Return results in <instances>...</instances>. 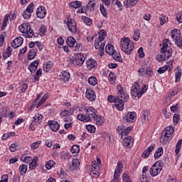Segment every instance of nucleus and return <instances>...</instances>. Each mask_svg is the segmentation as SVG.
Returning a JSON list of instances; mask_svg holds the SVG:
<instances>
[{"label":"nucleus","instance_id":"1","mask_svg":"<svg viewBox=\"0 0 182 182\" xmlns=\"http://www.w3.org/2000/svg\"><path fill=\"white\" fill-rule=\"evenodd\" d=\"M173 134L174 128H173V127H166L162 132L161 136L159 138L160 143H162V144H167V143L173 139Z\"/></svg>","mask_w":182,"mask_h":182},{"label":"nucleus","instance_id":"2","mask_svg":"<svg viewBox=\"0 0 182 182\" xmlns=\"http://www.w3.org/2000/svg\"><path fill=\"white\" fill-rule=\"evenodd\" d=\"M121 49L123 52L127 53V55H130L134 49V43L129 38H121Z\"/></svg>","mask_w":182,"mask_h":182},{"label":"nucleus","instance_id":"3","mask_svg":"<svg viewBox=\"0 0 182 182\" xmlns=\"http://www.w3.org/2000/svg\"><path fill=\"white\" fill-rule=\"evenodd\" d=\"M18 30L21 33H24L26 38H33L35 33L33 30L31 28V25L29 23H23L18 26Z\"/></svg>","mask_w":182,"mask_h":182},{"label":"nucleus","instance_id":"4","mask_svg":"<svg viewBox=\"0 0 182 182\" xmlns=\"http://www.w3.org/2000/svg\"><path fill=\"white\" fill-rule=\"evenodd\" d=\"M173 55V50L165 48L163 50V48H161V54H159L156 56V60L158 62H164V60H167L168 58H171V56Z\"/></svg>","mask_w":182,"mask_h":182},{"label":"nucleus","instance_id":"5","mask_svg":"<svg viewBox=\"0 0 182 182\" xmlns=\"http://www.w3.org/2000/svg\"><path fill=\"white\" fill-rule=\"evenodd\" d=\"M117 89L118 90L117 97H119L118 100H119V103L121 105H124V102H127V100H129V94L123 91L122 85H117Z\"/></svg>","mask_w":182,"mask_h":182},{"label":"nucleus","instance_id":"6","mask_svg":"<svg viewBox=\"0 0 182 182\" xmlns=\"http://www.w3.org/2000/svg\"><path fill=\"white\" fill-rule=\"evenodd\" d=\"M171 33V38L174 41L176 45H177L178 48H181L182 38H181V33L180 30L173 29Z\"/></svg>","mask_w":182,"mask_h":182},{"label":"nucleus","instance_id":"7","mask_svg":"<svg viewBox=\"0 0 182 182\" xmlns=\"http://www.w3.org/2000/svg\"><path fill=\"white\" fill-rule=\"evenodd\" d=\"M107 100L109 103H114L118 110L122 111L123 109H124V105L120 103L119 97H114L113 95H109L107 97Z\"/></svg>","mask_w":182,"mask_h":182},{"label":"nucleus","instance_id":"8","mask_svg":"<svg viewBox=\"0 0 182 182\" xmlns=\"http://www.w3.org/2000/svg\"><path fill=\"white\" fill-rule=\"evenodd\" d=\"M131 95L134 97H138L139 99L141 97V93H140V84H139V82L134 83L131 90Z\"/></svg>","mask_w":182,"mask_h":182},{"label":"nucleus","instance_id":"9","mask_svg":"<svg viewBox=\"0 0 182 182\" xmlns=\"http://www.w3.org/2000/svg\"><path fill=\"white\" fill-rule=\"evenodd\" d=\"M67 26L72 33H76L77 32V26L76 21L70 18H68Z\"/></svg>","mask_w":182,"mask_h":182},{"label":"nucleus","instance_id":"10","mask_svg":"<svg viewBox=\"0 0 182 182\" xmlns=\"http://www.w3.org/2000/svg\"><path fill=\"white\" fill-rule=\"evenodd\" d=\"M83 63H85V55L82 53H77L73 58V65H75V66H79V65H83Z\"/></svg>","mask_w":182,"mask_h":182},{"label":"nucleus","instance_id":"11","mask_svg":"<svg viewBox=\"0 0 182 182\" xmlns=\"http://www.w3.org/2000/svg\"><path fill=\"white\" fill-rule=\"evenodd\" d=\"M117 132L120 136H129V133L132 132V127L124 128V126L121 125L117 128Z\"/></svg>","mask_w":182,"mask_h":182},{"label":"nucleus","instance_id":"12","mask_svg":"<svg viewBox=\"0 0 182 182\" xmlns=\"http://www.w3.org/2000/svg\"><path fill=\"white\" fill-rule=\"evenodd\" d=\"M85 109L87 116L90 119H95L97 116V114H96V109H95L93 107H86Z\"/></svg>","mask_w":182,"mask_h":182},{"label":"nucleus","instance_id":"13","mask_svg":"<svg viewBox=\"0 0 182 182\" xmlns=\"http://www.w3.org/2000/svg\"><path fill=\"white\" fill-rule=\"evenodd\" d=\"M136 119V112H129L127 116L123 117L124 123H133Z\"/></svg>","mask_w":182,"mask_h":182},{"label":"nucleus","instance_id":"14","mask_svg":"<svg viewBox=\"0 0 182 182\" xmlns=\"http://www.w3.org/2000/svg\"><path fill=\"white\" fill-rule=\"evenodd\" d=\"M73 113V109H70V110H64L63 112H61L60 113V116H62L63 117H65V122H66L67 123H69V120L70 122H72V119H70V117L69 116H72V114Z\"/></svg>","mask_w":182,"mask_h":182},{"label":"nucleus","instance_id":"15","mask_svg":"<svg viewBox=\"0 0 182 182\" xmlns=\"http://www.w3.org/2000/svg\"><path fill=\"white\" fill-rule=\"evenodd\" d=\"M23 43V38L22 37H17L11 42V46L14 49H18Z\"/></svg>","mask_w":182,"mask_h":182},{"label":"nucleus","instance_id":"16","mask_svg":"<svg viewBox=\"0 0 182 182\" xmlns=\"http://www.w3.org/2000/svg\"><path fill=\"white\" fill-rule=\"evenodd\" d=\"M36 15L40 19H43L46 16V9H45V6H40L36 10Z\"/></svg>","mask_w":182,"mask_h":182},{"label":"nucleus","instance_id":"17","mask_svg":"<svg viewBox=\"0 0 182 182\" xmlns=\"http://www.w3.org/2000/svg\"><path fill=\"white\" fill-rule=\"evenodd\" d=\"M85 96L88 100L90 102H93V100H96V94L95 91H93L91 88H88L86 90Z\"/></svg>","mask_w":182,"mask_h":182},{"label":"nucleus","instance_id":"18","mask_svg":"<svg viewBox=\"0 0 182 182\" xmlns=\"http://www.w3.org/2000/svg\"><path fill=\"white\" fill-rule=\"evenodd\" d=\"M133 143H134V139H133L131 136H129L123 139V145L127 149L133 147Z\"/></svg>","mask_w":182,"mask_h":182},{"label":"nucleus","instance_id":"19","mask_svg":"<svg viewBox=\"0 0 182 182\" xmlns=\"http://www.w3.org/2000/svg\"><path fill=\"white\" fill-rule=\"evenodd\" d=\"M105 43H102V41L95 40V49H98L101 56L102 55H103V52L105 50Z\"/></svg>","mask_w":182,"mask_h":182},{"label":"nucleus","instance_id":"20","mask_svg":"<svg viewBox=\"0 0 182 182\" xmlns=\"http://www.w3.org/2000/svg\"><path fill=\"white\" fill-rule=\"evenodd\" d=\"M156 149V144H151L149 146L142 154L143 159H147L150 156L151 153Z\"/></svg>","mask_w":182,"mask_h":182},{"label":"nucleus","instance_id":"21","mask_svg":"<svg viewBox=\"0 0 182 182\" xmlns=\"http://www.w3.org/2000/svg\"><path fill=\"white\" fill-rule=\"evenodd\" d=\"M48 123V126L52 132H58L59 130L60 125L59 124V123H58V122L50 121Z\"/></svg>","mask_w":182,"mask_h":182},{"label":"nucleus","instance_id":"22","mask_svg":"<svg viewBox=\"0 0 182 182\" xmlns=\"http://www.w3.org/2000/svg\"><path fill=\"white\" fill-rule=\"evenodd\" d=\"M161 173V168H158L156 165H153L150 169V174L152 177H156V176H159Z\"/></svg>","mask_w":182,"mask_h":182},{"label":"nucleus","instance_id":"23","mask_svg":"<svg viewBox=\"0 0 182 182\" xmlns=\"http://www.w3.org/2000/svg\"><path fill=\"white\" fill-rule=\"evenodd\" d=\"M69 79H70V74L68 71H63L61 75H60V80L63 82H69Z\"/></svg>","mask_w":182,"mask_h":182},{"label":"nucleus","instance_id":"24","mask_svg":"<svg viewBox=\"0 0 182 182\" xmlns=\"http://www.w3.org/2000/svg\"><path fill=\"white\" fill-rule=\"evenodd\" d=\"M96 65H97V63L94 59H88L86 61L87 69H93V68H96Z\"/></svg>","mask_w":182,"mask_h":182},{"label":"nucleus","instance_id":"25","mask_svg":"<svg viewBox=\"0 0 182 182\" xmlns=\"http://www.w3.org/2000/svg\"><path fill=\"white\" fill-rule=\"evenodd\" d=\"M150 119V113L148 111H144L141 116L142 123H147V122H149Z\"/></svg>","mask_w":182,"mask_h":182},{"label":"nucleus","instance_id":"26","mask_svg":"<svg viewBox=\"0 0 182 182\" xmlns=\"http://www.w3.org/2000/svg\"><path fill=\"white\" fill-rule=\"evenodd\" d=\"M42 114H36V115L33 117V123H35L36 126L41 124V122H42Z\"/></svg>","mask_w":182,"mask_h":182},{"label":"nucleus","instance_id":"27","mask_svg":"<svg viewBox=\"0 0 182 182\" xmlns=\"http://www.w3.org/2000/svg\"><path fill=\"white\" fill-rule=\"evenodd\" d=\"M80 166V161H79L78 159H73L72 161V164L70 166L71 170H77V167Z\"/></svg>","mask_w":182,"mask_h":182},{"label":"nucleus","instance_id":"28","mask_svg":"<svg viewBox=\"0 0 182 182\" xmlns=\"http://www.w3.org/2000/svg\"><path fill=\"white\" fill-rule=\"evenodd\" d=\"M77 117L78 120H80V122H85V123L92 120V119H90L87 115H85L83 114H79Z\"/></svg>","mask_w":182,"mask_h":182},{"label":"nucleus","instance_id":"29","mask_svg":"<svg viewBox=\"0 0 182 182\" xmlns=\"http://www.w3.org/2000/svg\"><path fill=\"white\" fill-rule=\"evenodd\" d=\"M66 43L68 45L69 48H73L76 43V40L72 36H69L66 40Z\"/></svg>","mask_w":182,"mask_h":182},{"label":"nucleus","instance_id":"30","mask_svg":"<svg viewBox=\"0 0 182 182\" xmlns=\"http://www.w3.org/2000/svg\"><path fill=\"white\" fill-rule=\"evenodd\" d=\"M105 52L108 55H113L114 53V47L112 44L107 45L105 47Z\"/></svg>","mask_w":182,"mask_h":182},{"label":"nucleus","instance_id":"31","mask_svg":"<svg viewBox=\"0 0 182 182\" xmlns=\"http://www.w3.org/2000/svg\"><path fill=\"white\" fill-rule=\"evenodd\" d=\"M137 2H139V0H127L126 3L124 1V4L127 8H130V6L136 5Z\"/></svg>","mask_w":182,"mask_h":182},{"label":"nucleus","instance_id":"32","mask_svg":"<svg viewBox=\"0 0 182 182\" xmlns=\"http://www.w3.org/2000/svg\"><path fill=\"white\" fill-rule=\"evenodd\" d=\"M37 52H38V50L31 49L28 53V59L29 60H32V59H35V56H36Z\"/></svg>","mask_w":182,"mask_h":182},{"label":"nucleus","instance_id":"33","mask_svg":"<svg viewBox=\"0 0 182 182\" xmlns=\"http://www.w3.org/2000/svg\"><path fill=\"white\" fill-rule=\"evenodd\" d=\"M171 46V42L170 40L165 38L163 41V47L161 48L162 50H164V49H168Z\"/></svg>","mask_w":182,"mask_h":182},{"label":"nucleus","instance_id":"34","mask_svg":"<svg viewBox=\"0 0 182 182\" xmlns=\"http://www.w3.org/2000/svg\"><path fill=\"white\" fill-rule=\"evenodd\" d=\"M8 22H9V15L6 14L2 22L1 31H4L5 28L8 26Z\"/></svg>","mask_w":182,"mask_h":182},{"label":"nucleus","instance_id":"35","mask_svg":"<svg viewBox=\"0 0 182 182\" xmlns=\"http://www.w3.org/2000/svg\"><path fill=\"white\" fill-rule=\"evenodd\" d=\"M48 97H49V95L48 94H45L42 97V98L39 101V102L38 103L36 108L38 109V107H41L42 106V104H43L44 102H46V100H48Z\"/></svg>","mask_w":182,"mask_h":182},{"label":"nucleus","instance_id":"36","mask_svg":"<svg viewBox=\"0 0 182 182\" xmlns=\"http://www.w3.org/2000/svg\"><path fill=\"white\" fill-rule=\"evenodd\" d=\"M93 119L96 121V124L98 126H102V124L105 123V118L103 117H99L97 115Z\"/></svg>","mask_w":182,"mask_h":182},{"label":"nucleus","instance_id":"37","mask_svg":"<svg viewBox=\"0 0 182 182\" xmlns=\"http://www.w3.org/2000/svg\"><path fill=\"white\" fill-rule=\"evenodd\" d=\"M36 164H38V156L34 157L31 162H30L29 168L33 170L36 167Z\"/></svg>","mask_w":182,"mask_h":182},{"label":"nucleus","instance_id":"38","mask_svg":"<svg viewBox=\"0 0 182 182\" xmlns=\"http://www.w3.org/2000/svg\"><path fill=\"white\" fill-rule=\"evenodd\" d=\"M163 147H159L154 154V159H159L163 156Z\"/></svg>","mask_w":182,"mask_h":182},{"label":"nucleus","instance_id":"39","mask_svg":"<svg viewBox=\"0 0 182 182\" xmlns=\"http://www.w3.org/2000/svg\"><path fill=\"white\" fill-rule=\"evenodd\" d=\"M43 69L44 72H50V70L52 69V64L48 62L45 63Z\"/></svg>","mask_w":182,"mask_h":182},{"label":"nucleus","instance_id":"40","mask_svg":"<svg viewBox=\"0 0 182 182\" xmlns=\"http://www.w3.org/2000/svg\"><path fill=\"white\" fill-rule=\"evenodd\" d=\"M27 170H28V166L25 164H22L21 166H19V171L21 176H23V174H26Z\"/></svg>","mask_w":182,"mask_h":182},{"label":"nucleus","instance_id":"41","mask_svg":"<svg viewBox=\"0 0 182 182\" xmlns=\"http://www.w3.org/2000/svg\"><path fill=\"white\" fill-rule=\"evenodd\" d=\"M145 75L148 77H151L154 75L153 73V68L150 66L147 67L145 71Z\"/></svg>","mask_w":182,"mask_h":182},{"label":"nucleus","instance_id":"42","mask_svg":"<svg viewBox=\"0 0 182 182\" xmlns=\"http://www.w3.org/2000/svg\"><path fill=\"white\" fill-rule=\"evenodd\" d=\"M70 151L73 154H77L80 151V146L79 145H73L71 147Z\"/></svg>","mask_w":182,"mask_h":182},{"label":"nucleus","instance_id":"43","mask_svg":"<svg viewBox=\"0 0 182 182\" xmlns=\"http://www.w3.org/2000/svg\"><path fill=\"white\" fill-rule=\"evenodd\" d=\"M88 83L92 86H95V85H97V79L95 76L90 77L88 79Z\"/></svg>","mask_w":182,"mask_h":182},{"label":"nucleus","instance_id":"44","mask_svg":"<svg viewBox=\"0 0 182 182\" xmlns=\"http://www.w3.org/2000/svg\"><path fill=\"white\" fill-rule=\"evenodd\" d=\"M133 39L134 41H139L140 39V31L139 30H134V35H133Z\"/></svg>","mask_w":182,"mask_h":182},{"label":"nucleus","instance_id":"45","mask_svg":"<svg viewBox=\"0 0 182 182\" xmlns=\"http://www.w3.org/2000/svg\"><path fill=\"white\" fill-rule=\"evenodd\" d=\"M70 5L73 8L77 9V8H80L82 6V3L79 1H72Z\"/></svg>","mask_w":182,"mask_h":182},{"label":"nucleus","instance_id":"46","mask_svg":"<svg viewBox=\"0 0 182 182\" xmlns=\"http://www.w3.org/2000/svg\"><path fill=\"white\" fill-rule=\"evenodd\" d=\"M112 55V58L114 60H116L117 62H122V56L120 55V53H113Z\"/></svg>","mask_w":182,"mask_h":182},{"label":"nucleus","instance_id":"47","mask_svg":"<svg viewBox=\"0 0 182 182\" xmlns=\"http://www.w3.org/2000/svg\"><path fill=\"white\" fill-rule=\"evenodd\" d=\"M182 139H179L176 146L175 153L178 154L180 153V149H181Z\"/></svg>","mask_w":182,"mask_h":182},{"label":"nucleus","instance_id":"48","mask_svg":"<svg viewBox=\"0 0 182 182\" xmlns=\"http://www.w3.org/2000/svg\"><path fill=\"white\" fill-rule=\"evenodd\" d=\"M100 12L105 18H107V12L106 11V9L105 8V5L101 4L100 6Z\"/></svg>","mask_w":182,"mask_h":182},{"label":"nucleus","instance_id":"49","mask_svg":"<svg viewBox=\"0 0 182 182\" xmlns=\"http://www.w3.org/2000/svg\"><path fill=\"white\" fill-rule=\"evenodd\" d=\"M82 19L83 22H85V23H86V25L87 26L92 25V19H90V18L86 17V16H82Z\"/></svg>","mask_w":182,"mask_h":182},{"label":"nucleus","instance_id":"50","mask_svg":"<svg viewBox=\"0 0 182 182\" xmlns=\"http://www.w3.org/2000/svg\"><path fill=\"white\" fill-rule=\"evenodd\" d=\"M55 163L53 161H49L46 164V168L47 170H50L52 167L55 166Z\"/></svg>","mask_w":182,"mask_h":182},{"label":"nucleus","instance_id":"51","mask_svg":"<svg viewBox=\"0 0 182 182\" xmlns=\"http://www.w3.org/2000/svg\"><path fill=\"white\" fill-rule=\"evenodd\" d=\"M173 120V124L175 126H177V124H178V122H180V115L177 114H174Z\"/></svg>","mask_w":182,"mask_h":182},{"label":"nucleus","instance_id":"52","mask_svg":"<svg viewBox=\"0 0 182 182\" xmlns=\"http://www.w3.org/2000/svg\"><path fill=\"white\" fill-rule=\"evenodd\" d=\"M12 136H15V132H10L7 134H4L1 139L2 140H6V139H9V137H12Z\"/></svg>","mask_w":182,"mask_h":182},{"label":"nucleus","instance_id":"53","mask_svg":"<svg viewBox=\"0 0 182 182\" xmlns=\"http://www.w3.org/2000/svg\"><path fill=\"white\" fill-rule=\"evenodd\" d=\"M45 33H46V27L45 26H42L39 28V35L41 36H45Z\"/></svg>","mask_w":182,"mask_h":182},{"label":"nucleus","instance_id":"54","mask_svg":"<svg viewBox=\"0 0 182 182\" xmlns=\"http://www.w3.org/2000/svg\"><path fill=\"white\" fill-rule=\"evenodd\" d=\"M86 129L90 133H95L96 132V128L93 125H87Z\"/></svg>","mask_w":182,"mask_h":182},{"label":"nucleus","instance_id":"55","mask_svg":"<svg viewBox=\"0 0 182 182\" xmlns=\"http://www.w3.org/2000/svg\"><path fill=\"white\" fill-rule=\"evenodd\" d=\"M26 12H28L30 14H33V3L30 4L26 9L25 10Z\"/></svg>","mask_w":182,"mask_h":182},{"label":"nucleus","instance_id":"56","mask_svg":"<svg viewBox=\"0 0 182 182\" xmlns=\"http://www.w3.org/2000/svg\"><path fill=\"white\" fill-rule=\"evenodd\" d=\"M41 143H42L41 141H37L31 144V149L33 150H36V149H38V147H39V144H41Z\"/></svg>","mask_w":182,"mask_h":182},{"label":"nucleus","instance_id":"57","mask_svg":"<svg viewBox=\"0 0 182 182\" xmlns=\"http://www.w3.org/2000/svg\"><path fill=\"white\" fill-rule=\"evenodd\" d=\"M168 69V66L165 65L164 67L160 68L157 72L159 73V75H161V73H164Z\"/></svg>","mask_w":182,"mask_h":182},{"label":"nucleus","instance_id":"58","mask_svg":"<svg viewBox=\"0 0 182 182\" xmlns=\"http://www.w3.org/2000/svg\"><path fill=\"white\" fill-rule=\"evenodd\" d=\"M90 175L99 177L100 176V173H99V170L91 168Z\"/></svg>","mask_w":182,"mask_h":182},{"label":"nucleus","instance_id":"59","mask_svg":"<svg viewBox=\"0 0 182 182\" xmlns=\"http://www.w3.org/2000/svg\"><path fill=\"white\" fill-rule=\"evenodd\" d=\"M92 166L91 168H93L94 170H100V168L99 167V163L97 161H94L92 162Z\"/></svg>","mask_w":182,"mask_h":182},{"label":"nucleus","instance_id":"60","mask_svg":"<svg viewBox=\"0 0 182 182\" xmlns=\"http://www.w3.org/2000/svg\"><path fill=\"white\" fill-rule=\"evenodd\" d=\"M167 18L164 16H161V17H159V20H160V24L161 26L164 25V23H166V22H167Z\"/></svg>","mask_w":182,"mask_h":182},{"label":"nucleus","instance_id":"61","mask_svg":"<svg viewBox=\"0 0 182 182\" xmlns=\"http://www.w3.org/2000/svg\"><path fill=\"white\" fill-rule=\"evenodd\" d=\"M31 15H32V13L26 12V11L23 12V16L24 19H29Z\"/></svg>","mask_w":182,"mask_h":182},{"label":"nucleus","instance_id":"62","mask_svg":"<svg viewBox=\"0 0 182 182\" xmlns=\"http://www.w3.org/2000/svg\"><path fill=\"white\" fill-rule=\"evenodd\" d=\"M32 160H33V159H32L31 156H26L23 159V161L26 163V164H30Z\"/></svg>","mask_w":182,"mask_h":182},{"label":"nucleus","instance_id":"63","mask_svg":"<svg viewBox=\"0 0 182 182\" xmlns=\"http://www.w3.org/2000/svg\"><path fill=\"white\" fill-rule=\"evenodd\" d=\"M175 76H176L175 82H178V80H180V79H181V71L176 72Z\"/></svg>","mask_w":182,"mask_h":182},{"label":"nucleus","instance_id":"64","mask_svg":"<svg viewBox=\"0 0 182 182\" xmlns=\"http://www.w3.org/2000/svg\"><path fill=\"white\" fill-rule=\"evenodd\" d=\"M138 53H139V58H144V52L143 50V48H139L138 50Z\"/></svg>","mask_w":182,"mask_h":182}]
</instances>
